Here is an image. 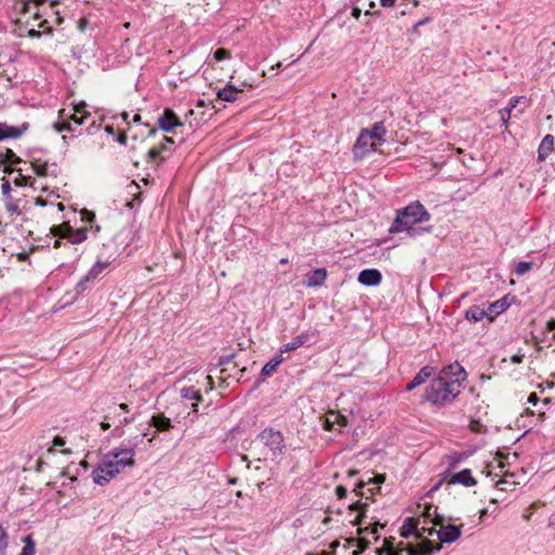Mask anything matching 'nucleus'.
Instances as JSON below:
<instances>
[{"instance_id":"1","label":"nucleus","mask_w":555,"mask_h":555,"mask_svg":"<svg viewBox=\"0 0 555 555\" xmlns=\"http://www.w3.org/2000/svg\"><path fill=\"white\" fill-rule=\"evenodd\" d=\"M466 378L464 367L457 362L452 363L430 380L424 398L435 405L449 404L461 393Z\"/></svg>"},{"instance_id":"2","label":"nucleus","mask_w":555,"mask_h":555,"mask_svg":"<svg viewBox=\"0 0 555 555\" xmlns=\"http://www.w3.org/2000/svg\"><path fill=\"white\" fill-rule=\"evenodd\" d=\"M134 454L133 447L122 446L106 453L102 463L92 472L93 481L96 485H105L126 467H132Z\"/></svg>"},{"instance_id":"3","label":"nucleus","mask_w":555,"mask_h":555,"mask_svg":"<svg viewBox=\"0 0 555 555\" xmlns=\"http://www.w3.org/2000/svg\"><path fill=\"white\" fill-rule=\"evenodd\" d=\"M429 219L430 214L420 202L416 201L397 212V217L393 220L389 232L398 233L406 231L411 236H414L417 234V230L414 225L428 221Z\"/></svg>"},{"instance_id":"4","label":"nucleus","mask_w":555,"mask_h":555,"mask_svg":"<svg viewBox=\"0 0 555 555\" xmlns=\"http://www.w3.org/2000/svg\"><path fill=\"white\" fill-rule=\"evenodd\" d=\"M46 1L47 0H26L22 7V12L33 14L35 21L40 20L37 26L42 28L43 33L50 34L51 27L48 26L49 21L44 16H48V10H52V8L57 4V1L53 0L48 7L41 9L40 7L44 5Z\"/></svg>"},{"instance_id":"5","label":"nucleus","mask_w":555,"mask_h":555,"mask_svg":"<svg viewBox=\"0 0 555 555\" xmlns=\"http://www.w3.org/2000/svg\"><path fill=\"white\" fill-rule=\"evenodd\" d=\"M257 441L266 446L272 454L281 453L284 448L281 433L272 428L264 429L258 436Z\"/></svg>"},{"instance_id":"6","label":"nucleus","mask_w":555,"mask_h":555,"mask_svg":"<svg viewBox=\"0 0 555 555\" xmlns=\"http://www.w3.org/2000/svg\"><path fill=\"white\" fill-rule=\"evenodd\" d=\"M433 524L435 526H440V529L437 531V533L442 543H452L456 541L462 534L461 527L455 525H443V517L441 515H436Z\"/></svg>"},{"instance_id":"7","label":"nucleus","mask_w":555,"mask_h":555,"mask_svg":"<svg viewBox=\"0 0 555 555\" xmlns=\"http://www.w3.org/2000/svg\"><path fill=\"white\" fill-rule=\"evenodd\" d=\"M377 149V143L374 140H371L369 132H362L358 137L354 145H353V155L356 159L364 158L370 152H373Z\"/></svg>"},{"instance_id":"8","label":"nucleus","mask_w":555,"mask_h":555,"mask_svg":"<svg viewBox=\"0 0 555 555\" xmlns=\"http://www.w3.org/2000/svg\"><path fill=\"white\" fill-rule=\"evenodd\" d=\"M440 550V544H434L430 540L424 539L417 546L406 544V546L401 551H406L408 555H431Z\"/></svg>"},{"instance_id":"9","label":"nucleus","mask_w":555,"mask_h":555,"mask_svg":"<svg viewBox=\"0 0 555 555\" xmlns=\"http://www.w3.org/2000/svg\"><path fill=\"white\" fill-rule=\"evenodd\" d=\"M158 126L163 131L171 132L176 127L182 126V122L171 109H165L158 118Z\"/></svg>"},{"instance_id":"10","label":"nucleus","mask_w":555,"mask_h":555,"mask_svg":"<svg viewBox=\"0 0 555 555\" xmlns=\"http://www.w3.org/2000/svg\"><path fill=\"white\" fill-rule=\"evenodd\" d=\"M327 279V271L324 268L315 269L305 275V285L307 287H320Z\"/></svg>"},{"instance_id":"11","label":"nucleus","mask_w":555,"mask_h":555,"mask_svg":"<svg viewBox=\"0 0 555 555\" xmlns=\"http://www.w3.org/2000/svg\"><path fill=\"white\" fill-rule=\"evenodd\" d=\"M358 281L365 286H376L382 281V273L376 269H365L359 273Z\"/></svg>"},{"instance_id":"12","label":"nucleus","mask_w":555,"mask_h":555,"mask_svg":"<svg viewBox=\"0 0 555 555\" xmlns=\"http://www.w3.org/2000/svg\"><path fill=\"white\" fill-rule=\"evenodd\" d=\"M449 485L460 483L465 487H473L477 485L476 479L472 476V472L468 468L462 469L459 473L452 474L449 479Z\"/></svg>"},{"instance_id":"13","label":"nucleus","mask_w":555,"mask_h":555,"mask_svg":"<svg viewBox=\"0 0 555 555\" xmlns=\"http://www.w3.org/2000/svg\"><path fill=\"white\" fill-rule=\"evenodd\" d=\"M465 318L472 323L479 322L485 318H487L488 322H492L494 320V315H490V312L479 306H472L469 309H467L465 312Z\"/></svg>"},{"instance_id":"14","label":"nucleus","mask_w":555,"mask_h":555,"mask_svg":"<svg viewBox=\"0 0 555 555\" xmlns=\"http://www.w3.org/2000/svg\"><path fill=\"white\" fill-rule=\"evenodd\" d=\"M335 425L345 427L347 425V417L340 412L328 411L323 423V428L325 430H333Z\"/></svg>"},{"instance_id":"15","label":"nucleus","mask_w":555,"mask_h":555,"mask_svg":"<svg viewBox=\"0 0 555 555\" xmlns=\"http://www.w3.org/2000/svg\"><path fill=\"white\" fill-rule=\"evenodd\" d=\"M434 374V367L424 366L420 370V372L414 376V378L405 387L406 391H411L414 388L423 385L431 375Z\"/></svg>"},{"instance_id":"16","label":"nucleus","mask_w":555,"mask_h":555,"mask_svg":"<svg viewBox=\"0 0 555 555\" xmlns=\"http://www.w3.org/2000/svg\"><path fill=\"white\" fill-rule=\"evenodd\" d=\"M554 150V137L552 134H546L540 145H539V149H538V159L540 162H543L545 160L550 154L552 153V151Z\"/></svg>"},{"instance_id":"17","label":"nucleus","mask_w":555,"mask_h":555,"mask_svg":"<svg viewBox=\"0 0 555 555\" xmlns=\"http://www.w3.org/2000/svg\"><path fill=\"white\" fill-rule=\"evenodd\" d=\"M411 534H415L417 539H422L423 537V533L418 531V520L413 517L406 518L401 528L402 537L409 538Z\"/></svg>"},{"instance_id":"18","label":"nucleus","mask_w":555,"mask_h":555,"mask_svg":"<svg viewBox=\"0 0 555 555\" xmlns=\"http://www.w3.org/2000/svg\"><path fill=\"white\" fill-rule=\"evenodd\" d=\"M406 545H404L403 543H400L398 545L397 548H395L392 546V543L388 540V539H385L384 541V546L382 548H378L376 550V553L378 555H383L384 553L386 555H408L406 554V551H401L402 548H404Z\"/></svg>"},{"instance_id":"19","label":"nucleus","mask_w":555,"mask_h":555,"mask_svg":"<svg viewBox=\"0 0 555 555\" xmlns=\"http://www.w3.org/2000/svg\"><path fill=\"white\" fill-rule=\"evenodd\" d=\"M180 392H181L182 399L188 400V401H195V402H192V406L194 409V412H196L197 411V409H196L197 402L202 400V395H201L199 390L194 389V387H184L180 390Z\"/></svg>"},{"instance_id":"20","label":"nucleus","mask_w":555,"mask_h":555,"mask_svg":"<svg viewBox=\"0 0 555 555\" xmlns=\"http://www.w3.org/2000/svg\"><path fill=\"white\" fill-rule=\"evenodd\" d=\"M150 424L158 431L169 430L172 427L170 418L163 414L153 415L151 417Z\"/></svg>"},{"instance_id":"21","label":"nucleus","mask_w":555,"mask_h":555,"mask_svg":"<svg viewBox=\"0 0 555 555\" xmlns=\"http://www.w3.org/2000/svg\"><path fill=\"white\" fill-rule=\"evenodd\" d=\"M309 338L308 333H301L300 335L294 337L292 341L285 344L281 350V352L293 351L301 347Z\"/></svg>"},{"instance_id":"22","label":"nucleus","mask_w":555,"mask_h":555,"mask_svg":"<svg viewBox=\"0 0 555 555\" xmlns=\"http://www.w3.org/2000/svg\"><path fill=\"white\" fill-rule=\"evenodd\" d=\"M70 244H80L87 238V229L81 228L78 230L67 229V237Z\"/></svg>"},{"instance_id":"23","label":"nucleus","mask_w":555,"mask_h":555,"mask_svg":"<svg viewBox=\"0 0 555 555\" xmlns=\"http://www.w3.org/2000/svg\"><path fill=\"white\" fill-rule=\"evenodd\" d=\"M362 132H369V135L371 137V140L377 141H384V135L386 133V129L383 125V122H375L371 129H364Z\"/></svg>"},{"instance_id":"24","label":"nucleus","mask_w":555,"mask_h":555,"mask_svg":"<svg viewBox=\"0 0 555 555\" xmlns=\"http://www.w3.org/2000/svg\"><path fill=\"white\" fill-rule=\"evenodd\" d=\"M108 266V262H102V261H98L90 270L89 272L86 274V276L83 278V280L81 281L82 282H88V281H92V280H95L102 272L103 270Z\"/></svg>"},{"instance_id":"25","label":"nucleus","mask_w":555,"mask_h":555,"mask_svg":"<svg viewBox=\"0 0 555 555\" xmlns=\"http://www.w3.org/2000/svg\"><path fill=\"white\" fill-rule=\"evenodd\" d=\"M24 132V129L15 128L12 126H0V141L7 138H18Z\"/></svg>"},{"instance_id":"26","label":"nucleus","mask_w":555,"mask_h":555,"mask_svg":"<svg viewBox=\"0 0 555 555\" xmlns=\"http://www.w3.org/2000/svg\"><path fill=\"white\" fill-rule=\"evenodd\" d=\"M283 360L284 358L282 356L272 358L268 363L264 364L261 370V374L263 376L272 375L276 371V367L283 362Z\"/></svg>"},{"instance_id":"27","label":"nucleus","mask_w":555,"mask_h":555,"mask_svg":"<svg viewBox=\"0 0 555 555\" xmlns=\"http://www.w3.org/2000/svg\"><path fill=\"white\" fill-rule=\"evenodd\" d=\"M366 507H367V503H361L359 501L353 502L349 505V509L359 512V515L352 521L353 525L360 526L362 524L363 518L365 517V508Z\"/></svg>"},{"instance_id":"28","label":"nucleus","mask_w":555,"mask_h":555,"mask_svg":"<svg viewBox=\"0 0 555 555\" xmlns=\"http://www.w3.org/2000/svg\"><path fill=\"white\" fill-rule=\"evenodd\" d=\"M237 93H238V91L235 88L229 86V87H225V88L219 90L218 96L222 101L233 102L236 100Z\"/></svg>"},{"instance_id":"29","label":"nucleus","mask_w":555,"mask_h":555,"mask_svg":"<svg viewBox=\"0 0 555 555\" xmlns=\"http://www.w3.org/2000/svg\"><path fill=\"white\" fill-rule=\"evenodd\" d=\"M20 555H35V542L30 534L24 538V546Z\"/></svg>"},{"instance_id":"30","label":"nucleus","mask_w":555,"mask_h":555,"mask_svg":"<svg viewBox=\"0 0 555 555\" xmlns=\"http://www.w3.org/2000/svg\"><path fill=\"white\" fill-rule=\"evenodd\" d=\"M69 228H70V225L68 223L53 225L51 228V233L54 236H59L60 238H66L67 237V229H69Z\"/></svg>"},{"instance_id":"31","label":"nucleus","mask_w":555,"mask_h":555,"mask_svg":"<svg viewBox=\"0 0 555 555\" xmlns=\"http://www.w3.org/2000/svg\"><path fill=\"white\" fill-rule=\"evenodd\" d=\"M436 515L439 514L437 513V507H434L433 505H426L422 514L425 520H430L431 522L436 518Z\"/></svg>"},{"instance_id":"32","label":"nucleus","mask_w":555,"mask_h":555,"mask_svg":"<svg viewBox=\"0 0 555 555\" xmlns=\"http://www.w3.org/2000/svg\"><path fill=\"white\" fill-rule=\"evenodd\" d=\"M532 268V262L520 261L516 264L515 272L518 275H524L529 272Z\"/></svg>"},{"instance_id":"33","label":"nucleus","mask_w":555,"mask_h":555,"mask_svg":"<svg viewBox=\"0 0 555 555\" xmlns=\"http://www.w3.org/2000/svg\"><path fill=\"white\" fill-rule=\"evenodd\" d=\"M8 547V533L5 529L0 526V555H3Z\"/></svg>"},{"instance_id":"34","label":"nucleus","mask_w":555,"mask_h":555,"mask_svg":"<svg viewBox=\"0 0 555 555\" xmlns=\"http://www.w3.org/2000/svg\"><path fill=\"white\" fill-rule=\"evenodd\" d=\"M165 150H166V145H165V144H162L160 146H157V147H152V149L149 151V153H147L149 159H150L151 162L156 160V159L159 157L160 153H162L163 151H165Z\"/></svg>"},{"instance_id":"35","label":"nucleus","mask_w":555,"mask_h":555,"mask_svg":"<svg viewBox=\"0 0 555 555\" xmlns=\"http://www.w3.org/2000/svg\"><path fill=\"white\" fill-rule=\"evenodd\" d=\"M241 435L240 427H234L230 430V433L227 435L225 443L229 444V447H233V441Z\"/></svg>"},{"instance_id":"36","label":"nucleus","mask_w":555,"mask_h":555,"mask_svg":"<svg viewBox=\"0 0 555 555\" xmlns=\"http://www.w3.org/2000/svg\"><path fill=\"white\" fill-rule=\"evenodd\" d=\"M16 172L18 173V176L14 179V181H13L14 184L16 186H25V185H27L29 177L24 176L22 173V169L21 168H17Z\"/></svg>"},{"instance_id":"37","label":"nucleus","mask_w":555,"mask_h":555,"mask_svg":"<svg viewBox=\"0 0 555 555\" xmlns=\"http://www.w3.org/2000/svg\"><path fill=\"white\" fill-rule=\"evenodd\" d=\"M31 166H33L34 171L38 176H40V177L47 176L48 165L46 163L44 164L31 163Z\"/></svg>"},{"instance_id":"38","label":"nucleus","mask_w":555,"mask_h":555,"mask_svg":"<svg viewBox=\"0 0 555 555\" xmlns=\"http://www.w3.org/2000/svg\"><path fill=\"white\" fill-rule=\"evenodd\" d=\"M2 185H1V191H2V194L3 196L7 198V201H11L12 197H11V184H10V181L7 180V179H2Z\"/></svg>"},{"instance_id":"39","label":"nucleus","mask_w":555,"mask_h":555,"mask_svg":"<svg viewBox=\"0 0 555 555\" xmlns=\"http://www.w3.org/2000/svg\"><path fill=\"white\" fill-rule=\"evenodd\" d=\"M500 115H501V121H502V126L507 129V125H508V120L511 118V113L508 109H500Z\"/></svg>"},{"instance_id":"40","label":"nucleus","mask_w":555,"mask_h":555,"mask_svg":"<svg viewBox=\"0 0 555 555\" xmlns=\"http://www.w3.org/2000/svg\"><path fill=\"white\" fill-rule=\"evenodd\" d=\"M229 51L225 50V49H218L215 53H214V57L216 61H223L225 59L229 57Z\"/></svg>"},{"instance_id":"41","label":"nucleus","mask_w":555,"mask_h":555,"mask_svg":"<svg viewBox=\"0 0 555 555\" xmlns=\"http://www.w3.org/2000/svg\"><path fill=\"white\" fill-rule=\"evenodd\" d=\"M499 309L503 310V305L500 301H495L489 305L487 311L490 312V315H493L500 313Z\"/></svg>"},{"instance_id":"42","label":"nucleus","mask_w":555,"mask_h":555,"mask_svg":"<svg viewBox=\"0 0 555 555\" xmlns=\"http://www.w3.org/2000/svg\"><path fill=\"white\" fill-rule=\"evenodd\" d=\"M54 128L57 132H62L64 130L73 131L69 122H56L54 124Z\"/></svg>"},{"instance_id":"43","label":"nucleus","mask_w":555,"mask_h":555,"mask_svg":"<svg viewBox=\"0 0 555 555\" xmlns=\"http://www.w3.org/2000/svg\"><path fill=\"white\" fill-rule=\"evenodd\" d=\"M263 76H264V72L262 70L261 74L258 75L257 79H254V78L247 79V78H245V86H249L251 88L258 86V80L260 78H262Z\"/></svg>"},{"instance_id":"44","label":"nucleus","mask_w":555,"mask_h":555,"mask_svg":"<svg viewBox=\"0 0 555 555\" xmlns=\"http://www.w3.org/2000/svg\"><path fill=\"white\" fill-rule=\"evenodd\" d=\"M335 492L339 500L345 499L347 495V489L345 486H337Z\"/></svg>"},{"instance_id":"45","label":"nucleus","mask_w":555,"mask_h":555,"mask_svg":"<svg viewBox=\"0 0 555 555\" xmlns=\"http://www.w3.org/2000/svg\"><path fill=\"white\" fill-rule=\"evenodd\" d=\"M227 371H228L227 369H222L220 371L221 375L219 376V379L221 380L222 384H225V387L230 386L229 379L231 377L230 375H224Z\"/></svg>"},{"instance_id":"46","label":"nucleus","mask_w":555,"mask_h":555,"mask_svg":"<svg viewBox=\"0 0 555 555\" xmlns=\"http://www.w3.org/2000/svg\"><path fill=\"white\" fill-rule=\"evenodd\" d=\"M5 207H7L8 211H10L11 214H20V210H18L17 205H16V204H14V203L12 202V199H11V201H8V203H7Z\"/></svg>"},{"instance_id":"47","label":"nucleus","mask_w":555,"mask_h":555,"mask_svg":"<svg viewBox=\"0 0 555 555\" xmlns=\"http://www.w3.org/2000/svg\"><path fill=\"white\" fill-rule=\"evenodd\" d=\"M519 100H520V98H517V96L512 98L508 102V105L506 107H504V109H508L509 112H512L519 103Z\"/></svg>"},{"instance_id":"48","label":"nucleus","mask_w":555,"mask_h":555,"mask_svg":"<svg viewBox=\"0 0 555 555\" xmlns=\"http://www.w3.org/2000/svg\"><path fill=\"white\" fill-rule=\"evenodd\" d=\"M87 104L85 102H80L74 106L75 114H85V109Z\"/></svg>"},{"instance_id":"49","label":"nucleus","mask_w":555,"mask_h":555,"mask_svg":"<svg viewBox=\"0 0 555 555\" xmlns=\"http://www.w3.org/2000/svg\"><path fill=\"white\" fill-rule=\"evenodd\" d=\"M385 475H376L374 478L370 479L367 483L380 485L385 481Z\"/></svg>"},{"instance_id":"50","label":"nucleus","mask_w":555,"mask_h":555,"mask_svg":"<svg viewBox=\"0 0 555 555\" xmlns=\"http://www.w3.org/2000/svg\"><path fill=\"white\" fill-rule=\"evenodd\" d=\"M51 12V14L54 16V22L57 25H61L63 23V17L60 15L59 11L48 10V13Z\"/></svg>"},{"instance_id":"51","label":"nucleus","mask_w":555,"mask_h":555,"mask_svg":"<svg viewBox=\"0 0 555 555\" xmlns=\"http://www.w3.org/2000/svg\"><path fill=\"white\" fill-rule=\"evenodd\" d=\"M365 486V482L364 481H359L356 486V488L353 489V492L357 494V495H360L362 496L363 493L361 492V490L364 488Z\"/></svg>"},{"instance_id":"52","label":"nucleus","mask_w":555,"mask_h":555,"mask_svg":"<svg viewBox=\"0 0 555 555\" xmlns=\"http://www.w3.org/2000/svg\"><path fill=\"white\" fill-rule=\"evenodd\" d=\"M87 117V114L82 115L81 117H77L76 114L72 115L70 116V119L76 124V125H82L83 121H85V118Z\"/></svg>"},{"instance_id":"53","label":"nucleus","mask_w":555,"mask_h":555,"mask_svg":"<svg viewBox=\"0 0 555 555\" xmlns=\"http://www.w3.org/2000/svg\"><path fill=\"white\" fill-rule=\"evenodd\" d=\"M475 158L473 156H468V158H463L461 159L463 166L467 167V168H470L472 167V164L474 163Z\"/></svg>"},{"instance_id":"54","label":"nucleus","mask_w":555,"mask_h":555,"mask_svg":"<svg viewBox=\"0 0 555 555\" xmlns=\"http://www.w3.org/2000/svg\"><path fill=\"white\" fill-rule=\"evenodd\" d=\"M524 357H525L524 354H514L511 357V361L515 364H519L522 362Z\"/></svg>"},{"instance_id":"55","label":"nucleus","mask_w":555,"mask_h":555,"mask_svg":"<svg viewBox=\"0 0 555 555\" xmlns=\"http://www.w3.org/2000/svg\"><path fill=\"white\" fill-rule=\"evenodd\" d=\"M528 402L535 405L539 402V397L535 392L529 395Z\"/></svg>"},{"instance_id":"56","label":"nucleus","mask_w":555,"mask_h":555,"mask_svg":"<svg viewBox=\"0 0 555 555\" xmlns=\"http://www.w3.org/2000/svg\"><path fill=\"white\" fill-rule=\"evenodd\" d=\"M41 36V33L36 30L35 28H30L28 30V37L30 38H39Z\"/></svg>"},{"instance_id":"57","label":"nucleus","mask_w":555,"mask_h":555,"mask_svg":"<svg viewBox=\"0 0 555 555\" xmlns=\"http://www.w3.org/2000/svg\"><path fill=\"white\" fill-rule=\"evenodd\" d=\"M64 444H65V441H64V439H63V438H61V437H55V438L53 439V446H54V447H62V446H64Z\"/></svg>"},{"instance_id":"58","label":"nucleus","mask_w":555,"mask_h":555,"mask_svg":"<svg viewBox=\"0 0 555 555\" xmlns=\"http://www.w3.org/2000/svg\"><path fill=\"white\" fill-rule=\"evenodd\" d=\"M14 156V152L10 149L4 151V163L9 162L11 157Z\"/></svg>"},{"instance_id":"59","label":"nucleus","mask_w":555,"mask_h":555,"mask_svg":"<svg viewBox=\"0 0 555 555\" xmlns=\"http://www.w3.org/2000/svg\"><path fill=\"white\" fill-rule=\"evenodd\" d=\"M396 0H380V4L385 8H390L395 4Z\"/></svg>"},{"instance_id":"60","label":"nucleus","mask_w":555,"mask_h":555,"mask_svg":"<svg viewBox=\"0 0 555 555\" xmlns=\"http://www.w3.org/2000/svg\"><path fill=\"white\" fill-rule=\"evenodd\" d=\"M351 15L358 20L361 15V10L359 8H353Z\"/></svg>"},{"instance_id":"61","label":"nucleus","mask_w":555,"mask_h":555,"mask_svg":"<svg viewBox=\"0 0 555 555\" xmlns=\"http://www.w3.org/2000/svg\"><path fill=\"white\" fill-rule=\"evenodd\" d=\"M205 380L208 385H210V388L212 387V384H214V378L211 375H206L205 377Z\"/></svg>"},{"instance_id":"62","label":"nucleus","mask_w":555,"mask_h":555,"mask_svg":"<svg viewBox=\"0 0 555 555\" xmlns=\"http://www.w3.org/2000/svg\"><path fill=\"white\" fill-rule=\"evenodd\" d=\"M101 428H102L103 430H107L108 428H111V424L104 420V421L101 423Z\"/></svg>"},{"instance_id":"63","label":"nucleus","mask_w":555,"mask_h":555,"mask_svg":"<svg viewBox=\"0 0 555 555\" xmlns=\"http://www.w3.org/2000/svg\"><path fill=\"white\" fill-rule=\"evenodd\" d=\"M118 142L120 144H126L127 143V135L126 134H122L118 138Z\"/></svg>"},{"instance_id":"64","label":"nucleus","mask_w":555,"mask_h":555,"mask_svg":"<svg viewBox=\"0 0 555 555\" xmlns=\"http://www.w3.org/2000/svg\"><path fill=\"white\" fill-rule=\"evenodd\" d=\"M547 327H548L550 330H552V331H553V330H555V320H551V321H548V323H547Z\"/></svg>"}]
</instances>
